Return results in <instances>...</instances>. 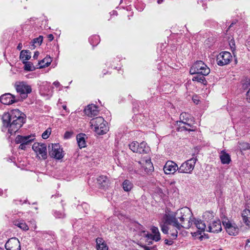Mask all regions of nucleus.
Here are the masks:
<instances>
[{
  "label": "nucleus",
  "instance_id": "f257e3e1",
  "mask_svg": "<svg viewBox=\"0 0 250 250\" xmlns=\"http://www.w3.org/2000/svg\"><path fill=\"white\" fill-rule=\"evenodd\" d=\"M192 212L187 207L178 209L174 214L166 215L165 223L171 225L178 229H188L192 226Z\"/></svg>",
  "mask_w": 250,
  "mask_h": 250
},
{
  "label": "nucleus",
  "instance_id": "f03ea898",
  "mask_svg": "<svg viewBox=\"0 0 250 250\" xmlns=\"http://www.w3.org/2000/svg\"><path fill=\"white\" fill-rule=\"evenodd\" d=\"M24 114L18 109L4 113L2 117V130L5 131L8 128V132L10 135L16 133L24 123Z\"/></svg>",
  "mask_w": 250,
  "mask_h": 250
},
{
  "label": "nucleus",
  "instance_id": "7ed1b4c3",
  "mask_svg": "<svg viewBox=\"0 0 250 250\" xmlns=\"http://www.w3.org/2000/svg\"><path fill=\"white\" fill-rule=\"evenodd\" d=\"M92 128L98 135L105 134L108 130L107 122L102 117L92 119L90 122Z\"/></svg>",
  "mask_w": 250,
  "mask_h": 250
},
{
  "label": "nucleus",
  "instance_id": "20e7f679",
  "mask_svg": "<svg viewBox=\"0 0 250 250\" xmlns=\"http://www.w3.org/2000/svg\"><path fill=\"white\" fill-rule=\"evenodd\" d=\"M191 74L199 73L203 75H208L210 73V69L201 61H197L190 69Z\"/></svg>",
  "mask_w": 250,
  "mask_h": 250
},
{
  "label": "nucleus",
  "instance_id": "39448f33",
  "mask_svg": "<svg viewBox=\"0 0 250 250\" xmlns=\"http://www.w3.org/2000/svg\"><path fill=\"white\" fill-rule=\"evenodd\" d=\"M197 161L196 158L192 157L183 163L179 167V173L191 174Z\"/></svg>",
  "mask_w": 250,
  "mask_h": 250
},
{
  "label": "nucleus",
  "instance_id": "423d86ee",
  "mask_svg": "<svg viewBox=\"0 0 250 250\" xmlns=\"http://www.w3.org/2000/svg\"><path fill=\"white\" fill-rule=\"evenodd\" d=\"M15 87L18 93L20 94L21 99H25L28 94L32 91L30 85L25 82H17L15 83Z\"/></svg>",
  "mask_w": 250,
  "mask_h": 250
},
{
  "label": "nucleus",
  "instance_id": "0eeeda50",
  "mask_svg": "<svg viewBox=\"0 0 250 250\" xmlns=\"http://www.w3.org/2000/svg\"><path fill=\"white\" fill-rule=\"evenodd\" d=\"M49 156L57 160H60L63 157L62 149L58 144H52L51 147L49 146Z\"/></svg>",
  "mask_w": 250,
  "mask_h": 250
},
{
  "label": "nucleus",
  "instance_id": "6e6552de",
  "mask_svg": "<svg viewBox=\"0 0 250 250\" xmlns=\"http://www.w3.org/2000/svg\"><path fill=\"white\" fill-rule=\"evenodd\" d=\"M232 59L231 54L227 51L222 52L216 58V62L218 65L224 66L229 64Z\"/></svg>",
  "mask_w": 250,
  "mask_h": 250
},
{
  "label": "nucleus",
  "instance_id": "1a4fd4ad",
  "mask_svg": "<svg viewBox=\"0 0 250 250\" xmlns=\"http://www.w3.org/2000/svg\"><path fill=\"white\" fill-rule=\"evenodd\" d=\"M32 149L37 155H41L43 159L47 158V149L45 144L35 143L32 146Z\"/></svg>",
  "mask_w": 250,
  "mask_h": 250
},
{
  "label": "nucleus",
  "instance_id": "9d476101",
  "mask_svg": "<svg viewBox=\"0 0 250 250\" xmlns=\"http://www.w3.org/2000/svg\"><path fill=\"white\" fill-rule=\"evenodd\" d=\"M223 225L225 227L227 232L229 235H235L238 233L239 229L235 224L227 220L223 222Z\"/></svg>",
  "mask_w": 250,
  "mask_h": 250
},
{
  "label": "nucleus",
  "instance_id": "9b49d317",
  "mask_svg": "<svg viewBox=\"0 0 250 250\" xmlns=\"http://www.w3.org/2000/svg\"><path fill=\"white\" fill-rule=\"evenodd\" d=\"M6 250H21L19 240L16 238L9 239L5 245Z\"/></svg>",
  "mask_w": 250,
  "mask_h": 250
},
{
  "label": "nucleus",
  "instance_id": "f8f14e48",
  "mask_svg": "<svg viewBox=\"0 0 250 250\" xmlns=\"http://www.w3.org/2000/svg\"><path fill=\"white\" fill-rule=\"evenodd\" d=\"M164 171L166 174L174 173L176 171L179 172V167L176 163L173 161H167L164 167Z\"/></svg>",
  "mask_w": 250,
  "mask_h": 250
},
{
  "label": "nucleus",
  "instance_id": "ddd939ff",
  "mask_svg": "<svg viewBox=\"0 0 250 250\" xmlns=\"http://www.w3.org/2000/svg\"><path fill=\"white\" fill-rule=\"evenodd\" d=\"M19 99L10 93H6L0 97V102L4 104L9 105L18 102Z\"/></svg>",
  "mask_w": 250,
  "mask_h": 250
},
{
  "label": "nucleus",
  "instance_id": "4468645a",
  "mask_svg": "<svg viewBox=\"0 0 250 250\" xmlns=\"http://www.w3.org/2000/svg\"><path fill=\"white\" fill-rule=\"evenodd\" d=\"M208 227L207 231L210 232H218L222 230L221 222L219 220L213 221L208 224Z\"/></svg>",
  "mask_w": 250,
  "mask_h": 250
},
{
  "label": "nucleus",
  "instance_id": "2eb2a0df",
  "mask_svg": "<svg viewBox=\"0 0 250 250\" xmlns=\"http://www.w3.org/2000/svg\"><path fill=\"white\" fill-rule=\"evenodd\" d=\"M139 164H140L144 169V170L146 173H149L153 170L154 167L153 164L151 162V160L149 158L146 160H142L138 162Z\"/></svg>",
  "mask_w": 250,
  "mask_h": 250
},
{
  "label": "nucleus",
  "instance_id": "dca6fc26",
  "mask_svg": "<svg viewBox=\"0 0 250 250\" xmlns=\"http://www.w3.org/2000/svg\"><path fill=\"white\" fill-rule=\"evenodd\" d=\"M34 137L31 135L25 136L18 135L15 138V143L16 144H29L34 140Z\"/></svg>",
  "mask_w": 250,
  "mask_h": 250
},
{
  "label": "nucleus",
  "instance_id": "f3484780",
  "mask_svg": "<svg viewBox=\"0 0 250 250\" xmlns=\"http://www.w3.org/2000/svg\"><path fill=\"white\" fill-rule=\"evenodd\" d=\"M85 114L89 117L97 116L99 113L98 107L93 104H89L84 109Z\"/></svg>",
  "mask_w": 250,
  "mask_h": 250
},
{
  "label": "nucleus",
  "instance_id": "a211bd4d",
  "mask_svg": "<svg viewBox=\"0 0 250 250\" xmlns=\"http://www.w3.org/2000/svg\"><path fill=\"white\" fill-rule=\"evenodd\" d=\"M97 182L101 188H105L109 185V181L105 176H100L97 179Z\"/></svg>",
  "mask_w": 250,
  "mask_h": 250
},
{
  "label": "nucleus",
  "instance_id": "6ab92c4d",
  "mask_svg": "<svg viewBox=\"0 0 250 250\" xmlns=\"http://www.w3.org/2000/svg\"><path fill=\"white\" fill-rule=\"evenodd\" d=\"M204 221H201V220L192 218V225L194 224L201 232L204 231L206 228V225L204 222Z\"/></svg>",
  "mask_w": 250,
  "mask_h": 250
},
{
  "label": "nucleus",
  "instance_id": "aec40b11",
  "mask_svg": "<svg viewBox=\"0 0 250 250\" xmlns=\"http://www.w3.org/2000/svg\"><path fill=\"white\" fill-rule=\"evenodd\" d=\"M179 129H181V130H185L188 131H193L195 130V127L188 123L187 121H179Z\"/></svg>",
  "mask_w": 250,
  "mask_h": 250
},
{
  "label": "nucleus",
  "instance_id": "412c9836",
  "mask_svg": "<svg viewBox=\"0 0 250 250\" xmlns=\"http://www.w3.org/2000/svg\"><path fill=\"white\" fill-rule=\"evenodd\" d=\"M219 158L223 164H229L231 162L230 156L225 150H221L220 152Z\"/></svg>",
  "mask_w": 250,
  "mask_h": 250
},
{
  "label": "nucleus",
  "instance_id": "4be33fe9",
  "mask_svg": "<svg viewBox=\"0 0 250 250\" xmlns=\"http://www.w3.org/2000/svg\"><path fill=\"white\" fill-rule=\"evenodd\" d=\"M242 217L245 224L250 227V210H244L242 213Z\"/></svg>",
  "mask_w": 250,
  "mask_h": 250
},
{
  "label": "nucleus",
  "instance_id": "5701e85b",
  "mask_svg": "<svg viewBox=\"0 0 250 250\" xmlns=\"http://www.w3.org/2000/svg\"><path fill=\"white\" fill-rule=\"evenodd\" d=\"M96 241L97 250H108V247L102 238H97Z\"/></svg>",
  "mask_w": 250,
  "mask_h": 250
},
{
  "label": "nucleus",
  "instance_id": "b1692460",
  "mask_svg": "<svg viewBox=\"0 0 250 250\" xmlns=\"http://www.w3.org/2000/svg\"><path fill=\"white\" fill-rule=\"evenodd\" d=\"M150 151L149 147L147 145L146 143L143 142L139 144L137 152L139 153H147Z\"/></svg>",
  "mask_w": 250,
  "mask_h": 250
},
{
  "label": "nucleus",
  "instance_id": "393cba45",
  "mask_svg": "<svg viewBox=\"0 0 250 250\" xmlns=\"http://www.w3.org/2000/svg\"><path fill=\"white\" fill-rule=\"evenodd\" d=\"M151 231L153 233V235L150 234V236L152 238V239L155 241H159L161 239V237L160 233L158 228L153 226L151 228Z\"/></svg>",
  "mask_w": 250,
  "mask_h": 250
},
{
  "label": "nucleus",
  "instance_id": "a878e982",
  "mask_svg": "<svg viewBox=\"0 0 250 250\" xmlns=\"http://www.w3.org/2000/svg\"><path fill=\"white\" fill-rule=\"evenodd\" d=\"M134 187L133 183L129 180H125L122 183V188L124 191L129 192Z\"/></svg>",
  "mask_w": 250,
  "mask_h": 250
},
{
  "label": "nucleus",
  "instance_id": "bb28decb",
  "mask_svg": "<svg viewBox=\"0 0 250 250\" xmlns=\"http://www.w3.org/2000/svg\"><path fill=\"white\" fill-rule=\"evenodd\" d=\"M204 221H206L208 224L211 223V220L214 217V213L212 211H206L203 214Z\"/></svg>",
  "mask_w": 250,
  "mask_h": 250
},
{
  "label": "nucleus",
  "instance_id": "cd10ccee",
  "mask_svg": "<svg viewBox=\"0 0 250 250\" xmlns=\"http://www.w3.org/2000/svg\"><path fill=\"white\" fill-rule=\"evenodd\" d=\"M52 62V59L50 57H46L39 62V68H43L49 66Z\"/></svg>",
  "mask_w": 250,
  "mask_h": 250
},
{
  "label": "nucleus",
  "instance_id": "c85d7f7f",
  "mask_svg": "<svg viewBox=\"0 0 250 250\" xmlns=\"http://www.w3.org/2000/svg\"><path fill=\"white\" fill-rule=\"evenodd\" d=\"M195 75L193 77L192 81H197L198 82H200L202 83L206 84L207 83V81L205 78V75H203L202 74L199 73L194 74Z\"/></svg>",
  "mask_w": 250,
  "mask_h": 250
},
{
  "label": "nucleus",
  "instance_id": "c756f323",
  "mask_svg": "<svg viewBox=\"0 0 250 250\" xmlns=\"http://www.w3.org/2000/svg\"><path fill=\"white\" fill-rule=\"evenodd\" d=\"M83 134H79L77 136V140L79 146L82 148L85 146V141Z\"/></svg>",
  "mask_w": 250,
  "mask_h": 250
},
{
  "label": "nucleus",
  "instance_id": "7c9ffc66",
  "mask_svg": "<svg viewBox=\"0 0 250 250\" xmlns=\"http://www.w3.org/2000/svg\"><path fill=\"white\" fill-rule=\"evenodd\" d=\"M41 88L42 90H43L44 92L48 94H50L52 93V89L53 87L50 85L49 83L45 82L41 86Z\"/></svg>",
  "mask_w": 250,
  "mask_h": 250
},
{
  "label": "nucleus",
  "instance_id": "2f4dec72",
  "mask_svg": "<svg viewBox=\"0 0 250 250\" xmlns=\"http://www.w3.org/2000/svg\"><path fill=\"white\" fill-rule=\"evenodd\" d=\"M31 58V52L29 50H23L21 52L20 58L23 61H27Z\"/></svg>",
  "mask_w": 250,
  "mask_h": 250
},
{
  "label": "nucleus",
  "instance_id": "473e14b6",
  "mask_svg": "<svg viewBox=\"0 0 250 250\" xmlns=\"http://www.w3.org/2000/svg\"><path fill=\"white\" fill-rule=\"evenodd\" d=\"M14 225L23 230L29 229V227L23 221H16L14 222Z\"/></svg>",
  "mask_w": 250,
  "mask_h": 250
},
{
  "label": "nucleus",
  "instance_id": "72a5a7b5",
  "mask_svg": "<svg viewBox=\"0 0 250 250\" xmlns=\"http://www.w3.org/2000/svg\"><path fill=\"white\" fill-rule=\"evenodd\" d=\"M24 63V69L25 70L32 71L35 69V67L33 65V63L30 62H23Z\"/></svg>",
  "mask_w": 250,
  "mask_h": 250
},
{
  "label": "nucleus",
  "instance_id": "f704fd0d",
  "mask_svg": "<svg viewBox=\"0 0 250 250\" xmlns=\"http://www.w3.org/2000/svg\"><path fill=\"white\" fill-rule=\"evenodd\" d=\"M139 143L137 142H133L129 145V148L134 152H137Z\"/></svg>",
  "mask_w": 250,
  "mask_h": 250
},
{
  "label": "nucleus",
  "instance_id": "c9c22d12",
  "mask_svg": "<svg viewBox=\"0 0 250 250\" xmlns=\"http://www.w3.org/2000/svg\"><path fill=\"white\" fill-rule=\"evenodd\" d=\"M42 40L43 37L42 36H40L39 37L35 38L32 42L33 45H34V44H37L38 45H40L42 42Z\"/></svg>",
  "mask_w": 250,
  "mask_h": 250
},
{
  "label": "nucleus",
  "instance_id": "e433bc0d",
  "mask_svg": "<svg viewBox=\"0 0 250 250\" xmlns=\"http://www.w3.org/2000/svg\"><path fill=\"white\" fill-rule=\"evenodd\" d=\"M240 148L243 150H246L250 149V144L246 142H241L239 143Z\"/></svg>",
  "mask_w": 250,
  "mask_h": 250
},
{
  "label": "nucleus",
  "instance_id": "4c0bfd02",
  "mask_svg": "<svg viewBox=\"0 0 250 250\" xmlns=\"http://www.w3.org/2000/svg\"><path fill=\"white\" fill-rule=\"evenodd\" d=\"M54 216L57 218H63L65 217V214L60 211H55L54 212Z\"/></svg>",
  "mask_w": 250,
  "mask_h": 250
},
{
  "label": "nucleus",
  "instance_id": "58836bf2",
  "mask_svg": "<svg viewBox=\"0 0 250 250\" xmlns=\"http://www.w3.org/2000/svg\"><path fill=\"white\" fill-rule=\"evenodd\" d=\"M50 133L51 131L49 130V129H47L42 134V138L44 139H47L49 137Z\"/></svg>",
  "mask_w": 250,
  "mask_h": 250
},
{
  "label": "nucleus",
  "instance_id": "ea45409f",
  "mask_svg": "<svg viewBox=\"0 0 250 250\" xmlns=\"http://www.w3.org/2000/svg\"><path fill=\"white\" fill-rule=\"evenodd\" d=\"M36 233L38 234V236L42 238L46 237V235H47V233L44 231H36Z\"/></svg>",
  "mask_w": 250,
  "mask_h": 250
},
{
  "label": "nucleus",
  "instance_id": "a19ab883",
  "mask_svg": "<svg viewBox=\"0 0 250 250\" xmlns=\"http://www.w3.org/2000/svg\"><path fill=\"white\" fill-rule=\"evenodd\" d=\"M161 230L165 234H167L168 231V228L167 226L164 225L161 226Z\"/></svg>",
  "mask_w": 250,
  "mask_h": 250
},
{
  "label": "nucleus",
  "instance_id": "79ce46f5",
  "mask_svg": "<svg viewBox=\"0 0 250 250\" xmlns=\"http://www.w3.org/2000/svg\"><path fill=\"white\" fill-rule=\"evenodd\" d=\"M73 134V132L71 131H66L64 134V138L65 139H69L71 138Z\"/></svg>",
  "mask_w": 250,
  "mask_h": 250
},
{
  "label": "nucleus",
  "instance_id": "37998d69",
  "mask_svg": "<svg viewBox=\"0 0 250 250\" xmlns=\"http://www.w3.org/2000/svg\"><path fill=\"white\" fill-rule=\"evenodd\" d=\"M165 243L167 245H171L173 243V239H165Z\"/></svg>",
  "mask_w": 250,
  "mask_h": 250
},
{
  "label": "nucleus",
  "instance_id": "c03bdc74",
  "mask_svg": "<svg viewBox=\"0 0 250 250\" xmlns=\"http://www.w3.org/2000/svg\"><path fill=\"white\" fill-rule=\"evenodd\" d=\"M31 224V228L33 229V230H34L37 228L36 223L34 220H32L30 221Z\"/></svg>",
  "mask_w": 250,
  "mask_h": 250
},
{
  "label": "nucleus",
  "instance_id": "a18cd8bd",
  "mask_svg": "<svg viewBox=\"0 0 250 250\" xmlns=\"http://www.w3.org/2000/svg\"><path fill=\"white\" fill-rule=\"evenodd\" d=\"M192 101L196 104H197L199 103V101H200V100L198 98L197 96H196V95L193 96V97H192Z\"/></svg>",
  "mask_w": 250,
  "mask_h": 250
},
{
  "label": "nucleus",
  "instance_id": "49530a36",
  "mask_svg": "<svg viewBox=\"0 0 250 250\" xmlns=\"http://www.w3.org/2000/svg\"><path fill=\"white\" fill-rule=\"evenodd\" d=\"M177 230H175L174 232L170 233V235L173 237V239H175L177 237Z\"/></svg>",
  "mask_w": 250,
  "mask_h": 250
},
{
  "label": "nucleus",
  "instance_id": "de8ad7c7",
  "mask_svg": "<svg viewBox=\"0 0 250 250\" xmlns=\"http://www.w3.org/2000/svg\"><path fill=\"white\" fill-rule=\"evenodd\" d=\"M28 144H20V145L19 147V149H22V150H25L26 148V146Z\"/></svg>",
  "mask_w": 250,
  "mask_h": 250
},
{
  "label": "nucleus",
  "instance_id": "09e8293b",
  "mask_svg": "<svg viewBox=\"0 0 250 250\" xmlns=\"http://www.w3.org/2000/svg\"><path fill=\"white\" fill-rule=\"evenodd\" d=\"M247 99L248 101L250 103V88L247 93Z\"/></svg>",
  "mask_w": 250,
  "mask_h": 250
},
{
  "label": "nucleus",
  "instance_id": "8fccbe9b",
  "mask_svg": "<svg viewBox=\"0 0 250 250\" xmlns=\"http://www.w3.org/2000/svg\"><path fill=\"white\" fill-rule=\"evenodd\" d=\"M187 115H187L186 113H183L181 114L180 116V119H181V120L182 118H183V120H184V118H185V117H186L187 118H188V117H187Z\"/></svg>",
  "mask_w": 250,
  "mask_h": 250
},
{
  "label": "nucleus",
  "instance_id": "3c124183",
  "mask_svg": "<svg viewBox=\"0 0 250 250\" xmlns=\"http://www.w3.org/2000/svg\"><path fill=\"white\" fill-rule=\"evenodd\" d=\"M39 55V52L38 51H36L34 53V56H33V58L34 59H36L38 57Z\"/></svg>",
  "mask_w": 250,
  "mask_h": 250
},
{
  "label": "nucleus",
  "instance_id": "603ef678",
  "mask_svg": "<svg viewBox=\"0 0 250 250\" xmlns=\"http://www.w3.org/2000/svg\"><path fill=\"white\" fill-rule=\"evenodd\" d=\"M47 37H48V40L50 41H52L53 40V39H54V37H53V35L52 34H49L48 35Z\"/></svg>",
  "mask_w": 250,
  "mask_h": 250
},
{
  "label": "nucleus",
  "instance_id": "864d4df0",
  "mask_svg": "<svg viewBox=\"0 0 250 250\" xmlns=\"http://www.w3.org/2000/svg\"><path fill=\"white\" fill-rule=\"evenodd\" d=\"M53 84L56 86V87H58L60 85V83L58 82V81H55L53 83Z\"/></svg>",
  "mask_w": 250,
  "mask_h": 250
},
{
  "label": "nucleus",
  "instance_id": "5fc2aeb1",
  "mask_svg": "<svg viewBox=\"0 0 250 250\" xmlns=\"http://www.w3.org/2000/svg\"><path fill=\"white\" fill-rule=\"evenodd\" d=\"M22 45L21 43H20L17 46V49H18L19 50H20L22 48Z\"/></svg>",
  "mask_w": 250,
  "mask_h": 250
},
{
  "label": "nucleus",
  "instance_id": "6e6d98bb",
  "mask_svg": "<svg viewBox=\"0 0 250 250\" xmlns=\"http://www.w3.org/2000/svg\"><path fill=\"white\" fill-rule=\"evenodd\" d=\"M164 1V0H158L157 2L158 4H161Z\"/></svg>",
  "mask_w": 250,
  "mask_h": 250
},
{
  "label": "nucleus",
  "instance_id": "4d7b16f0",
  "mask_svg": "<svg viewBox=\"0 0 250 250\" xmlns=\"http://www.w3.org/2000/svg\"><path fill=\"white\" fill-rule=\"evenodd\" d=\"M135 250H148L146 248H142L141 250L136 249Z\"/></svg>",
  "mask_w": 250,
  "mask_h": 250
},
{
  "label": "nucleus",
  "instance_id": "13d9d810",
  "mask_svg": "<svg viewBox=\"0 0 250 250\" xmlns=\"http://www.w3.org/2000/svg\"><path fill=\"white\" fill-rule=\"evenodd\" d=\"M62 107H63V108L64 110H66V105H63V106H62Z\"/></svg>",
  "mask_w": 250,
  "mask_h": 250
},
{
  "label": "nucleus",
  "instance_id": "bf43d9fd",
  "mask_svg": "<svg viewBox=\"0 0 250 250\" xmlns=\"http://www.w3.org/2000/svg\"><path fill=\"white\" fill-rule=\"evenodd\" d=\"M93 38H94L95 39L98 40V38H99V37H98V36H95V37H94Z\"/></svg>",
  "mask_w": 250,
  "mask_h": 250
},
{
  "label": "nucleus",
  "instance_id": "052dcab7",
  "mask_svg": "<svg viewBox=\"0 0 250 250\" xmlns=\"http://www.w3.org/2000/svg\"><path fill=\"white\" fill-rule=\"evenodd\" d=\"M233 24V23H231V24H230V25L229 26V29L231 28V27L232 26V24Z\"/></svg>",
  "mask_w": 250,
  "mask_h": 250
},
{
  "label": "nucleus",
  "instance_id": "680f3d73",
  "mask_svg": "<svg viewBox=\"0 0 250 250\" xmlns=\"http://www.w3.org/2000/svg\"><path fill=\"white\" fill-rule=\"evenodd\" d=\"M1 192H2V190L0 189V195L1 194Z\"/></svg>",
  "mask_w": 250,
  "mask_h": 250
}]
</instances>
